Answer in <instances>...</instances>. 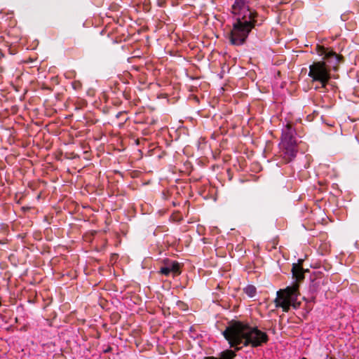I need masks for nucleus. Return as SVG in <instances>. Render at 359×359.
Masks as SVG:
<instances>
[{"mask_svg":"<svg viewBox=\"0 0 359 359\" xmlns=\"http://www.w3.org/2000/svg\"><path fill=\"white\" fill-rule=\"evenodd\" d=\"M81 83L79 81H74L72 83V86L74 89H79L81 88Z\"/></svg>","mask_w":359,"mask_h":359,"instance_id":"obj_12","label":"nucleus"},{"mask_svg":"<svg viewBox=\"0 0 359 359\" xmlns=\"http://www.w3.org/2000/svg\"><path fill=\"white\" fill-rule=\"evenodd\" d=\"M318 53L326 60L327 67L329 68L330 71V69H337L341 57L336 53L323 46H318Z\"/></svg>","mask_w":359,"mask_h":359,"instance_id":"obj_6","label":"nucleus"},{"mask_svg":"<svg viewBox=\"0 0 359 359\" xmlns=\"http://www.w3.org/2000/svg\"><path fill=\"white\" fill-rule=\"evenodd\" d=\"M231 13L236 18L229 34L231 44H243L251 30L255 27L257 13L250 8V0H234Z\"/></svg>","mask_w":359,"mask_h":359,"instance_id":"obj_1","label":"nucleus"},{"mask_svg":"<svg viewBox=\"0 0 359 359\" xmlns=\"http://www.w3.org/2000/svg\"><path fill=\"white\" fill-rule=\"evenodd\" d=\"M205 359H217V358H215V357H205Z\"/></svg>","mask_w":359,"mask_h":359,"instance_id":"obj_14","label":"nucleus"},{"mask_svg":"<svg viewBox=\"0 0 359 359\" xmlns=\"http://www.w3.org/2000/svg\"><path fill=\"white\" fill-rule=\"evenodd\" d=\"M160 271L162 274H163L165 276H168L170 274V273H171L168 264H166L165 266L161 267Z\"/></svg>","mask_w":359,"mask_h":359,"instance_id":"obj_11","label":"nucleus"},{"mask_svg":"<svg viewBox=\"0 0 359 359\" xmlns=\"http://www.w3.org/2000/svg\"><path fill=\"white\" fill-rule=\"evenodd\" d=\"M292 276L297 281H300L304 278L303 269L301 266L294 264L292 269Z\"/></svg>","mask_w":359,"mask_h":359,"instance_id":"obj_7","label":"nucleus"},{"mask_svg":"<svg viewBox=\"0 0 359 359\" xmlns=\"http://www.w3.org/2000/svg\"><path fill=\"white\" fill-rule=\"evenodd\" d=\"M244 292L250 297H253L255 296L257 290L254 285H247L244 289Z\"/></svg>","mask_w":359,"mask_h":359,"instance_id":"obj_10","label":"nucleus"},{"mask_svg":"<svg viewBox=\"0 0 359 359\" xmlns=\"http://www.w3.org/2000/svg\"><path fill=\"white\" fill-rule=\"evenodd\" d=\"M236 356V353L232 350H226L220 353L217 359H233Z\"/></svg>","mask_w":359,"mask_h":359,"instance_id":"obj_9","label":"nucleus"},{"mask_svg":"<svg viewBox=\"0 0 359 359\" xmlns=\"http://www.w3.org/2000/svg\"><path fill=\"white\" fill-rule=\"evenodd\" d=\"M222 334L229 341L230 346L236 347V351L249 345L257 347L266 343L269 340L265 332L241 322H236L230 325Z\"/></svg>","mask_w":359,"mask_h":359,"instance_id":"obj_2","label":"nucleus"},{"mask_svg":"<svg viewBox=\"0 0 359 359\" xmlns=\"http://www.w3.org/2000/svg\"><path fill=\"white\" fill-rule=\"evenodd\" d=\"M167 264L170 268V272H172L175 275L180 273V265L177 262H171Z\"/></svg>","mask_w":359,"mask_h":359,"instance_id":"obj_8","label":"nucleus"},{"mask_svg":"<svg viewBox=\"0 0 359 359\" xmlns=\"http://www.w3.org/2000/svg\"><path fill=\"white\" fill-rule=\"evenodd\" d=\"M294 128L287 124L282 130L281 142L279 144L281 158L285 163L292 161L297 156V141Z\"/></svg>","mask_w":359,"mask_h":359,"instance_id":"obj_3","label":"nucleus"},{"mask_svg":"<svg viewBox=\"0 0 359 359\" xmlns=\"http://www.w3.org/2000/svg\"><path fill=\"white\" fill-rule=\"evenodd\" d=\"M298 289L299 284L295 283L292 286L278 290L275 299L276 306L282 308L284 312H287L292 305L295 307L294 302L299 294Z\"/></svg>","mask_w":359,"mask_h":359,"instance_id":"obj_4","label":"nucleus"},{"mask_svg":"<svg viewBox=\"0 0 359 359\" xmlns=\"http://www.w3.org/2000/svg\"><path fill=\"white\" fill-rule=\"evenodd\" d=\"M309 76L312 82H318L325 88L330 79V72L325 61L313 62L309 66Z\"/></svg>","mask_w":359,"mask_h":359,"instance_id":"obj_5","label":"nucleus"},{"mask_svg":"<svg viewBox=\"0 0 359 359\" xmlns=\"http://www.w3.org/2000/svg\"><path fill=\"white\" fill-rule=\"evenodd\" d=\"M165 4V0H157V4L158 6H163Z\"/></svg>","mask_w":359,"mask_h":359,"instance_id":"obj_13","label":"nucleus"}]
</instances>
